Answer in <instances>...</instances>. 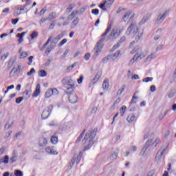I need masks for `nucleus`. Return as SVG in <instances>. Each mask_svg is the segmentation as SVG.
Here are the masks:
<instances>
[{
    "instance_id": "0eeeda50",
    "label": "nucleus",
    "mask_w": 176,
    "mask_h": 176,
    "mask_svg": "<svg viewBox=\"0 0 176 176\" xmlns=\"http://www.w3.org/2000/svg\"><path fill=\"white\" fill-rule=\"evenodd\" d=\"M62 83L66 87L67 93H74L75 91V81L74 80L66 77L62 80Z\"/></svg>"
},
{
    "instance_id": "bb28decb",
    "label": "nucleus",
    "mask_w": 176,
    "mask_h": 176,
    "mask_svg": "<svg viewBox=\"0 0 176 176\" xmlns=\"http://www.w3.org/2000/svg\"><path fill=\"white\" fill-rule=\"evenodd\" d=\"M102 87L104 90H108L109 89V79H105L102 84Z\"/></svg>"
},
{
    "instance_id": "2f4dec72",
    "label": "nucleus",
    "mask_w": 176,
    "mask_h": 176,
    "mask_svg": "<svg viewBox=\"0 0 176 176\" xmlns=\"http://www.w3.org/2000/svg\"><path fill=\"white\" fill-rule=\"evenodd\" d=\"M22 50V48L19 50L20 58H25L28 57V53H27L26 52H21Z\"/></svg>"
},
{
    "instance_id": "ddd939ff",
    "label": "nucleus",
    "mask_w": 176,
    "mask_h": 176,
    "mask_svg": "<svg viewBox=\"0 0 176 176\" xmlns=\"http://www.w3.org/2000/svg\"><path fill=\"white\" fill-rule=\"evenodd\" d=\"M102 76V73H101V72H97L91 82L89 83V87H91V86H94V85H96V83H97V82L100 80Z\"/></svg>"
},
{
    "instance_id": "4d7b16f0",
    "label": "nucleus",
    "mask_w": 176,
    "mask_h": 176,
    "mask_svg": "<svg viewBox=\"0 0 176 176\" xmlns=\"http://www.w3.org/2000/svg\"><path fill=\"white\" fill-rule=\"evenodd\" d=\"M23 100H24L23 97H19L16 99L15 102L16 104H20Z\"/></svg>"
},
{
    "instance_id": "6e6d98bb",
    "label": "nucleus",
    "mask_w": 176,
    "mask_h": 176,
    "mask_svg": "<svg viewBox=\"0 0 176 176\" xmlns=\"http://www.w3.org/2000/svg\"><path fill=\"white\" fill-rule=\"evenodd\" d=\"M35 74V69L32 68L29 72L27 73L28 76H31V75H34Z\"/></svg>"
},
{
    "instance_id": "f03ea898",
    "label": "nucleus",
    "mask_w": 176,
    "mask_h": 176,
    "mask_svg": "<svg viewBox=\"0 0 176 176\" xmlns=\"http://www.w3.org/2000/svg\"><path fill=\"white\" fill-rule=\"evenodd\" d=\"M112 30V23H110L104 32L101 35V38L100 41L96 43V45L94 48V58H97L98 56H100V53L102 51V47H104L103 42L105 41V36L108 35L109 31Z\"/></svg>"
},
{
    "instance_id": "4c0bfd02",
    "label": "nucleus",
    "mask_w": 176,
    "mask_h": 176,
    "mask_svg": "<svg viewBox=\"0 0 176 176\" xmlns=\"http://www.w3.org/2000/svg\"><path fill=\"white\" fill-rule=\"evenodd\" d=\"M38 35H39V33L37 31H34L30 34V38L32 40L35 39V38H38Z\"/></svg>"
},
{
    "instance_id": "5fc2aeb1",
    "label": "nucleus",
    "mask_w": 176,
    "mask_h": 176,
    "mask_svg": "<svg viewBox=\"0 0 176 176\" xmlns=\"http://www.w3.org/2000/svg\"><path fill=\"white\" fill-rule=\"evenodd\" d=\"M83 75H80V78L77 80V83H78V85H82V82H83Z\"/></svg>"
},
{
    "instance_id": "6ab92c4d",
    "label": "nucleus",
    "mask_w": 176,
    "mask_h": 176,
    "mask_svg": "<svg viewBox=\"0 0 176 176\" xmlns=\"http://www.w3.org/2000/svg\"><path fill=\"white\" fill-rule=\"evenodd\" d=\"M138 149V147H137V146H131L130 148H129V151H126L125 153L124 157H127V156H129V155H130V153H133V152H137Z\"/></svg>"
},
{
    "instance_id": "f3484780",
    "label": "nucleus",
    "mask_w": 176,
    "mask_h": 176,
    "mask_svg": "<svg viewBox=\"0 0 176 176\" xmlns=\"http://www.w3.org/2000/svg\"><path fill=\"white\" fill-rule=\"evenodd\" d=\"M168 147V145H166L165 146H162L161 147V149H160L161 153L160 154L159 153L157 154L155 157L156 160H160V159H162V156H163V155L166 153V151H167Z\"/></svg>"
},
{
    "instance_id": "a211bd4d",
    "label": "nucleus",
    "mask_w": 176,
    "mask_h": 176,
    "mask_svg": "<svg viewBox=\"0 0 176 176\" xmlns=\"http://www.w3.org/2000/svg\"><path fill=\"white\" fill-rule=\"evenodd\" d=\"M126 41V36H123L120 39L119 43H118L116 45H113V47L111 49V52H114V50H116V49H119L120 47V43H123V42Z\"/></svg>"
},
{
    "instance_id": "58836bf2",
    "label": "nucleus",
    "mask_w": 176,
    "mask_h": 176,
    "mask_svg": "<svg viewBox=\"0 0 176 176\" xmlns=\"http://www.w3.org/2000/svg\"><path fill=\"white\" fill-rule=\"evenodd\" d=\"M14 174L15 176H24V173L19 169H16L14 171Z\"/></svg>"
},
{
    "instance_id": "603ef678",
    "label": "nucleus",
    "mask_w": 176,
    "mask_h": 176,
    "mask_svg": "<svg viewBox=\"0 0 176 176\" xmlns=\"http://www.w3.org/2000/svg\"><path fill=\"white\" fill-rule=\"evenodd\" d=\"M91 13H92V14H94L95 16H98V14L100 13V10H98V9H93L91 10Z\"/></svg>"
},
{
    "instance_id": "e2e57ef3",
    "label": "nucleus",
    "mask_w": 176,
    "mask_h": 176,
    "mask_svg": "<svg viewBox=\"0 0 176 176\" xmlns=\"http://www.w3.org/2000/svg\"><path fill=\"white\" fill-rule=\"evenodd\" d=\"M131 79L133 80H137L140 79V76H138V74H135V75L132 76Z\"/></svg>"
},
{
    "instance_id": "473e14b6",
    "label": "nucleus",
    "mask_w": 176,
    "mask_h": 176,
    "mask_svg": "<svg viewBox=\"0 0 176 176\" xmlns=\"http://www.w3.org/2000/svg\"><path fill=\"white\" fill-rule=\"evenodd\" d=\"M120 101H122V100L120 99V98H118L116 101L114 102L112 108L113 109H115V108H116V107H118V105H119V104L120 103Z\"/></svg>"
},
{
    "instance_id": "c756f323",
    "label": "nucleus",
    "mask_w": 176,
    "mask_h": 176,
    "mask_svg": "<svg viewBox=\"0 0 176 176\" xmlns=\"http://www.w3.org/2000/svg\"><path fill=\"white\" fill-rule=\"evenodd\" d=\"M126 90V86L124 85H122L120 89L117 91V96H122L123 91Z\"/></svg>"
},
{
    "instance_id": "864d4df0",
    "label": "nucleus",
    "mask_w": 176,
    "mask_h": 176,
    "mask_svg": "<svg viewBox=\"0 0 176 176\" xmlns=\"http://www.w3.org/2000/svg\"><path fill=\"white\" fill-rule=\"evenodd\" d=\"M67 38H64L58 44V46L61 47V46H63V45H65V43H67Z\"/></svg>"
},
{
    "instance_id": "20e7f679",
    "label": "nucleus",
    "mask_w": 176,
    "mask_h": 176,
    "mask_svg": "<svg viewBox=\"0 0 176 176\" xmlns=\"http://www.w3.org/2000/svg\"><path fill=\"white\" fill-rule=\"evenodd\" d=\"M131 47H133V53H135L133 58L129 62V65H133L134 62L142 60V58H144L146 55L142 52V50L140 46H138V41H133L131 43Z\"/></svg>"
},
{
    "instance_id": "39448f33",
    "label": "nucleus",
    "mask_w": 176,
    "mask_h": 176,
    "mask_svg": "<svg viewBox=\"0 0 176 176\" xmlns=\"http://www.w3.org/2000/svg\"><path fill=\"white\" fill-rule=\"evenodd\" d=\"M155 138V135L152 133L147 140L146 145L142 148V151H140V156H143V157H147L148 153H146V149H148V146L150 148H153L157 146V144L160 142V138H156L155 141L153 139Z\"/></svg>"
},
{
    "instance_id": "2eb2a0df",
    "label": "nucleus",
    "mask_w": 176,
    "mask_h": 176,
    "mask_svg": "<svg viewBox=\"0 0 176 176\" xmlns=\"http://www.w3.org/2000/svg\"><path fill=\"white\" fill-rule=\"evenodd\" d=\"M67 94H69V101L71 102V104H76V102H78V95L74 94V92L67 93Z\"/></svg>"
},
{
    "instance_id": "13d9d810",
    "label": "nucleus",
    "mask_w": 176,
    "mask_h": 176,
    "mask_svg": "<svg viewBox=\"0 0 176 176\" xmlns=\"http://www.w3.org/2000/svg\"><path fill=\"white\" fill-rule=\"evenodd\" d=\"M56 17V12H52L50 14L49 20H53Z\"/></svg>"
},
{
    "instance_id": "680f3d73",
    "label": "nucleus",
    "mask_w": 176,
    "mask_h": 176,
    "mask_svg": "<svg viewBox=\"0 0 176 176\" xmlns=\"http://www.w3.org/2000/svg\"><path fill=\"white\" fill-rule=\"evenodd\" d=\"M84 58L86 61H89V60L90 59V53H87L85 56H84Z\"/></svg>"
},
{
    "instance_id": "4468645a",
    "label": "nucleus",
    "mask_w": 176,
    "mask_h": 176,
    "mask_svg": "<svg viewBox=\"0 0 176 176\" xmlns=\"http://www.w3.org/2000/svg\"><path fill=\"white\" fill-rule=\"evenodd\" d=\"M27 6H28V5L24 6H18L14 11V16H20V14H23Z\"/></svg>"
},
{
    "instance_id": "79ce46f5",
    "label": "nucleus",
    "mask_w": 176,
    "mask_h": 176,
    "mask_svg": "<svg viewBox=\"0 0 176 176\" xmlns=\"http://www.w3.org/2000/svg\"><path fill=\"white\" fill-rule=\"evenodd\" d=\"M74 8H75V6L74 4H70L66 10L67 13H71Z\"/></svg>"
},
{
    "instance_id": "412c9836",
    "label": "nucleus",
    "mask_w": 176,
    "mask_h": 176,
    "mask_svg": "<svg viewBox=\"0 0 176 176\" xmlns=\"http://www.w3.org/2000/svg\"><path fill=\"white\" fill-rule=\"evenodd\" d=\"M79 24V19L78 17L75 18L70 24V28L74 30V28H76V26Z\"/></svg>"
},
{
    "instance_id": "a878e982",
    "label": "nucleus",
    "mask_w": 176,
    "mask_h": 176,
    "mask_svg": "<svg viewBox=\"0 0 176 176\" xmlns=\"http://www.w3.org/2000/svg\"><path fill=\"white\" fill-rule=\"evenodd\" d=\"M1 164H9V155H4L2 158L0 159Z\"/></svg>"
},
{
    "instance_id": "5701e85b",
    "label": "nucleus",
    "mask_w": 176,
    "mask_h": 176,
    "mask_svg": "<svg viewBox=\"0 0 176 176\" xmlns=\"http://www.w3.org/2000/svg\"><path fill=\"white\" fill-rule=\"evenodd\" d=\"M41 94V85L38 84L36 86V89L33 94V97H38Z\"/></svg>"
},
{
    "instance_id": "f257e3e1",
    "label": "nucleus",
    "mask_w": 176,
    "mask_h": 176,
    "mask_svg": "<svg viewBox=\"0 0 176 176\" xmlns=\"http://www.w3.org/2000/svg\"><path fill=\"white\" fill-rule=\"evenodd\" d=\"M151 18V14H147L144 16H143L141 21L138 23L137 22L133 21L131 23V25L128 27L126 34V35H131V34H133L135 35V39L136 42L142 39V36L144 35V30L140 29V25H142V24H145L148 19Z\"/></svg>"
},
{
    "instance_id": "7ed1b4c3",
    "label": "nucleus",
    "mask_w": 176,
    "mask_h": 176,
    "mask_svg": "<svg viewBox=\"0 0 176 176\" xmlns=\"http://www.w3.org/2000/svg\"><path fill=\"white\" fill-rule=\"evenodd\" d=\"M131 47H133V53H135L133 58L129 62V65H133L134 62L142 60V58H144L146 55L142 52V50L140 46H138V41H133L131 43Z\"/></svg>"
},
{
    "instance_id": "e433bc0d",
    "label": "nucleus",
    "mask_w": 176,
    "mask_h": 176,
    "mask_svg": "<svg viewBox=\"0 0 176 176\" xmlns=\"http://www.w3.org/2000/svg\"><path fill=\"white\" fill-rule=\"evenodd\" d=\"M130 14H131V12H126L122 18L123 21H127V20H129V17H130Z\"/></svg>"
},
{
    "instance_id": "09e8293b",
    "label": "nucleus",
    "mask_w": 176,
    "mask_h": 176,
    "mask_svg": "<svg viewBox=\"0 0 176 176\" xmlns=\"http://www.w3.org/2000/svg\"><path fill=\"white\" fill-rule=\"evenodd\" d=\"M120 55V51H117L115 54H113L111 56V58H118V57H119V56Z\"/></svg>"
},
{
    "instance_id": "c85d7f7f",
    "label": "nucleus",
    "mask_w": 176,
    "mask_h": 176,
    "mask_svg": "<svg viewBox=\"0 0 176 176\" xmlns=\"http://www.w3.org/2000/svg\"><path fill=\"white\" fill-rule=\"evenodd\" d=\"M155 58H156V52H153L147 56V58H146V60L152 61V60H155Z\"/></svg>"
},
{
    "instance_id": "cd10ccee",
    "label": "nucleus",
    "mask_w": 176,
    "mask_h": 176,
    "mask_svg": "<svg viewBox=\"0 0 176 176\" xmlns=\"http://www.w3.org/2000/svg\"><path fill=\"white\" fill-rule=\"evenodd\" d=\"M118 155H119V149L117 148L112 153L110 157L111 160H115L116 159H118Z\"/></svg>"
},
{
    "instance_id": "f8f14e48",
    "label": "nucleus",
    "mask_w": 176,
    "mask_h": 176,
    "mask_svg": "<svg viewBox=\"0 0 176 176\" xmlns=\"http://www.w3.org/2000/svg\"><path fill=\"white\" fill-rule=\"evenodd\" d=\"M52 96H58V90L56 88L47 90L45 94V98H50Z\"/></svg>"
},
{
    "instance_id": "dca6fc26",
    "label": "nucleus",
    "mask_w": 176,
    "mask_h": 176,
    "mask_svg": "<svg viewBox=\"0 0 176 176\" xmlns=\"http://www.w3.org/2000/svg\"><path fill=\"white\" fill-rule=\"evenodd\" d=\"M45 152L48 155H58V152L57 151V149L54 148V146H47L45 148Z\"/></svg>"
},
{
    "instance_id": "052dcab7",
    "label": "nucleus",
    "mask_w": 176,
    "mask_h": 176,
    "mask_svg": "<svg viewBox=\"0 0 176 176\" xmlns=\"http://www.w3.org/2000/svg\"><path fill=\"white\" fill-rule=\"evenodd\" d=\"M25 96H26L28 98H30V96H31V91L26 89L25 91Z\"/></svg>"
},
{
    "instance_id": "4be33fe9",
    "label": "nucleus",
    "mask_w": 176,
    "mask_h": 176,
    "mask_svg": "<svg viewBox=\"0 0 176 176\" xmlns=\"http://www.w3.org/2000/svg\"><path fill=\"white\" fill-rule=\"evenodd\" d=\"M162 32H163L162 29H158L155 32V36L154 37L155 41H159L162 36Z\"/></svg>"
},
{
    "instance_id": "9d476101",
    "label": "nucleus",
    "mask_w": 176,
    "mask_h": 176,
    "mask_svg": "<svg viewBox=\"0 0 176 176\" xmlns=\"http://www.w3.org/2000/svg\"><path fill=\"white\" fill-rule=\"evenodd\" d=\"M82 156H83L82 152H80L78 155H74L73 159L71 160V162L69 163V166L72 167V166L75 164V162L76 163V164H79L80 159H82Z\"/></svg>"
},
{
    "instance_id": "338daca9",
    "label": "nucleus",
    "mask_w": 176,
    "mask_h": 176,
    "mask_svg": "<svg viewBox=\"0 0 176 176\" xmlns=\"http://www.w3.org/2000/svg\"><path fill=\"white\" fill-rule=\"evenodd\" d=\"M34 59V56H31L28 58V65H31V64H32V60Z\"/></svg>"
},
{
    "instance_id": "3c124183",
    "label": "nucleus",
    "mask_w": 176,
    "mask_h": 176,
    "mask_svg": "<svg viewBox=\"0 0 176 176\" xmlns=\"http://www.w3.org/2000/svg\"><path fill=\"white\" fill-rule=\"evenodd\" d=\"M126 109H127V107L126 106H122L120 109L121 113H122V116L126 113Z\"/></svg>"
},
{
    "instance_id": "49530a36",
    "label": "nucleus",
    "mask_w": 176,
    "mask_h": 176,
    "mask_svg": "<svg viewBox=\"0 0 176 176\" xmlns=\"http://www.w3.org/2000/svg\"><path fill=\"white\" fill-rule=\"evenodd\" d=\"M10 163L12 164L14 163L15 162H17V157L12 155L9 160Z\"/></svg>"
},
{
    "instance_id": "c9c22d12",
    "label": "nucleus",
    "mask_w": 176,
    "mask_h": 176,
    "mask_svg": "<svg viewBox=\"0 0 176 176\" xmlns=\"http://www.w3.org/2000/svg\"><path fill=\"white\" fill-rule=\"evenodd\" d=\"M47 76V73L45 70H40L38 72V76L41 78H45V76Z\"/></svg>"
},
{
    "instance_id": "f704fd0d",
    "label": "nucleus",
    "mask_w": 176,
    "mask_h": 176,
    "mask_svg": "<svg viewBox=\"0 0 176 176\" xmlns=\"http://www.w3.org/2000/svg\"><path fill=\"white\" fill-rule=\"evenodd\" d=\"M16 63V58H11L8 62L9 68H12L13 67V64Z\"/></svg>"
},
{
    "instance_id": "0e129e2a",
    "label": "nucleus",
    "mask_w": 176,
    "mask_h": 176,
    "mask_svg": "<svg viewBox=\"0 0 176 176\" xmlns=\"http://www.w3.org/2000/svg\"><path fill=\"white\" fill-rule=\"evenodd\" d=\"M11 23H12V24H13L14 25H16V24H17V23H19V19H12Z\"/></svg>"
},
{
    "instance_id": "a19ab883",
    "label": "nucleus",
    "mask_w": 176,
    "mask_h": 176,
    "mask_svg": "<svg viewBox=\"0 0 176 176\" xmlns=\"http://www.w3.org/2000/svg\"><path fill=\"white\" fill-rule=\"evenodd\" d=\"M51 41H52V37H50L48 38V40L47 41V42L43 45V47L41 49V50L42 52H43V50H45V49H46V46L49 45V43H50Z\"/></svg>"
},
{
    "instance_id": "c03bdc74",
    "label": "nucleus",
    "mask_w": 176,
    "mask_h": 176,
    "mask_svg": "<svg viewBox=\"0 0 176 176\" xmlns=\"http://www.w3.org/2000/svg\"><path fill=\"white\" fill-rule=\"evenodd\" d=\"M112 58V56L111 55H107L106 57H104L103 59H102V63H107L109 61L110 59Z\"/></svg>"
},
{
    "instance_id": "a18cd8bd",
    "label": "nucleus",
    "mask_w": 176,
    "mask_h": 176,
    "mask_svg": "<svg viewBox=\"0 0 176 176\" xmlns=\"http://www.w3.org/2000/svg\"><path fill=\"white\" fill-rule=\"evenodd\" d=\"M152 80H153V78L152 77H146L142 79V82H144V83L152 82Z\"/></svg>"
},
{
    "instance_id": "bf43d9fd",
    "label": "nucleus",
    "mask_w": 176,
    "mask_h": 176,
    "mask_svg": "<svg viewBox=\"0 0 176 176\" xmlns=\"http://www.w3.org/2000/svg\"><path fill=\"white\" fill-rule=\"evenodd\" d=\"M76 63H74L73 65H72L71 66H69L68 67H67V70L68 71H71V70H72V69H74V68H75V67H76Z\"/></svg>"
},
{
    "instance_id": "69168bd1",
    "label": "nucleus",
    "mask_w": 176,
    "mask_h": 176,
    "mask_svg": "<svg viewBox=\"0 0 176 176\" xmlns=\"http://www.w3.org/2000/svg\"><path fill=\"white\" fill-rule=\"evenodd\" d=\"M50 63H52L50 59L47 60L44 63L45 67H49V65H50Z\"/></svg>"
},
{
    "instance_id": "1a4fd4ad",
    "label": "nucleus",
    "mask_w": 176,
    "mask_h": 176,
    "mask_svg": "<svg viewBox=\"0 0 176 176\" xmlns=\"http://www.w3.org/2000/svg\"><path fill=\"white\" fill-rule=\"evenodd\" d=\"M53 110V106L50 105L45 108L43 111L41 118L42 119H47L50 116V113H52V111Z\"/></svg>"
},
{
    "instance_id": "37998d69",
    "label": "nucleus",
    "mask_w": 176,
    "mask_h": 176,
    "mask_svg": "<svg viewBox=\"0 0 176 176\" xmlns=\"http://www.w3.org/2000/svg\"><path fill=\"white\" fill-rule=\"evenodd\" d=\"M51 142L52 144H56L57 142H58V138L56 136H52L51 138Z\"/></svg>"
},
{
    "instance_id": "ea45409f",
    "label": "nucleus",
    "mask_w": 176,
    "mask_h": 176,
    "mask_svg": "<svg viewBox=\"0 0 176 176\" xmlns=\"http://www.w3.org/2000/svg\"><path fill=\"white\" fill-rule=\"evenodd\" d=\"M53 49H54V45H50L48 46L47 48L46 49L45 53H47V54H50V52H52V50H53Z\"/></svg>"
},
{
    "instance_id": "7c9ffc66",
    "label": "nucleus",
    "mask_w": 176,
    "mask_h": 176,
    "mask_svg": "<svg viewBox=\"0 0 176 176\" xmlns=\"http://www.w3.org/2000/svg\"><path fill=\"white\" fill-rule=\"evenodd\" d=\"M126 120L129 123H133V122H134V120H135V116H134V114H130L127 117Z\"/></svg>"
},
{
    "instance_id": "774afa93",
    "label": "nucleus",
    "mask_w": 176,
    "mask_h": 176,
    "mask_svg": "<svg viewBox=\"0 0 176 176\" xmlns=\"http://www.w3.org/2000/svg\"><path fill=\"white\" fill-rule=\"evenodd\" d=\"M67 129H71L72 127V122H69L66 124Z\"/></svg>"
},
{
    "instance_id": "393cba45",
    "label": "nucleus",
    "mask_w": 176,
    "mask_h": 176,
    "mask_svg": "<svg viewBox=\"0 0 176 176\" xmlns=\"http://www.w3.org/2000/svg\"><path fill=\"white\" fill-rule=\"evenodd\" d=\"M25 34H27V32H22V33H18L16 34V38H19L18 39V42L19 43H21V42H23V41H24V35H25Z\"/></svg>"
},
{
    "instance_id": "8fccbe9b",
    "label": "nucleus",
    "mask_w": 176,
    "mask_h": 176,
    "mask_svg": "<svg viewBox=\"0 0 176 176\" xmlns=\"http://www.w3.org/2000/svg\"><path fill=\"white\" fill-rule=\"evenodd\" d=\"M99 8H100V9H102V10H107V4L105 3V1H104L103 3H101L99 6Z\"/></svg>"
},
{
    "instance_id": "423d86ee",
    "label": "nucleus",
    "mask_w": 176,
    "mask_h": 176,
    "mask_svg": "<svg viewBox=\"0 0 176 176\" xmlns=\"http://www.w3.org/2000/svg\"><path fill=\"white\" fill-rule=\"evenodd\" d=\"M96 137V133L93 131H89L82 141V145H85V151H87V149H90L91 146H93V144H94V140Z\"/></svg>"
},
{
    "instance_id": "aec40b11",
    "label": "nucleus",
    "mask_w": 176,
    "mask_h": 176,
    "mask_svg": "<svg viewBox=\"0 0 176 176\" xmlns=\"http://www.w3.org/2000/svg\"><path fill=\"white\" fill-rule=\"evenodd\" d=\"M39 146L43 148L47 145V139L46 138H41L38 142Z\"/></svg>"
},
{
    "instance_id": "9b49d317",
    "label": "nucleus",
    "mask_w": 176,
    "mask_h": 176,
    "mask_svg": "<svg viewBox=\"0 0 176 176\" xmlns=\"http://www.w3.org/2000/svg\"><path fill=\"white\" fill-rule=\"evenodd\" d=\"M168 16V11H165L162 13H160L157 17L156 23L157 24H162V23L164 21V20L166 19V17H167Z\"/></svg>"
},
{
    "instance_id": "72a5a7b5",
    "label": "nucleus",
    "mask_w": 176,
    "mask_h": 176,
    "mask_svg": "<svg viewBox=\"0 0 176 176\" xmlns=\"http://www.w3.org/2000/svg\"><path fill=\"white\" fill-rule=\"evenodd\" d=\"M113 2H115V0L104 1V3H106V8H111V6H112Z\"/></svg>"
},
{
    "instance_id": "b1692460",
    "label": "nucleus",
    "mask_w": 176,
    "mask_h": 176,
    "mask_svg": "<svg viewBox=\"0 0 176 176\" xmlns=\"http://www.w3.org/2000/svg\"><path fill=\"white\" fill-rule=\"evenodd\" d=\"M78 13H79V11L78 10H74L67 17L68 20H74L76 16H78Z\"/></svg>"
},
{
    "instance_id": "de8ad7c7",
    "label": "nucleus",
    "mask_w": 176,
    "mask_h": 176,
    "mask_svg": "<svg viewBox=\"0 0 176 176\" xmlns=\"http://www.w3.org/2000/svg\"><path fill=\"white\" fill-rule=\"evenodd\" d=\"M138 100V97L133 95L131 101V104H137Z\"/></svg>"
},
{
    "instance_id": "6e6552de",
    "label": "nucleus",
    "mask_w": 176,
    "mask_h": 176,
    "mask_svg": "<svg viewBox=\"0 0 176 176\" xmlns=\"http://www.w3.org/2000/svg\"><path fill=\"white\" fill-rule=\"evenodd\" d=\"M123 31V27L113 28L109 35V39H111V41H116V39L120 36V34Z\"/></svg>"
}]
</instances>
